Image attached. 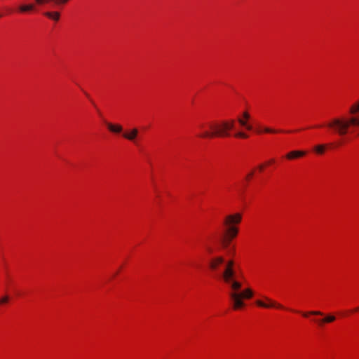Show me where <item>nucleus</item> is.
Returning <instances> with one entry per match:
<instances>
[{"label": "nucleus", "mask_w": 359, "mask_h": 359, "mask_svg": "<svg viewBox=\"0 0 359 359\" xmlns=\"http://www.w3.org/2000/svg\"><path fill=\"white\" fill-rule=\"evenodd\" d=\"M208 130H204L198 136L201 138L224 137L230 135L229 131L234 128V120L211 121L206 124Z\"/></svg>", "instance_id": "nucleus-3"}, {"label": "nucleus", "mask_w": 359, "mask_h": 359, "mask_svg": "<svg viewBox=\"0 0 359 359\" xmlns=\"http://www.w3.org/2000/svg\"><path fill=\"white\" fill-rule=\"evenodd\" d=\"M35 1L38 4H43L44 3H47V2H49V1H51L50 0H35Z\"/></svg>", "instance_id": "nucleus-17"}, {"label": "nucleus", "mask_w": 359, "mask_h": 359, "mask_svg": "<svg viewBox=\"0 0 359 359\" xmlns=\"http://www.w3.org/2000/svg\"><path fill=\"white\" fill-rule=\"evenodd\" d=\"M304 317H307L309 315L312 316H323L325 317L322 319H314L313 321L316 323L318 326H323L325 323H331L336 320L337 318L336 316L332 313H328L325 315L322 311H311L309 312H305L302 313Z\"/></svg>", "instance_id": "nucleus-5"}, {"label": "nucleus", "mask_w": 359, "mask_h": 359, "mask_svg": "<svg viewBox=\"0 0 359 359\" xmlns=\"http://www.w3.org/2000/svg\"><path fill=\"white\" fill-rule=\"evenodd\" d=\"M273 161H274L272 159V160H271L269 163H273Z\"/></svg>", "instance_id": "nucleus-23"}, {"label": "nucleus", "mask_w": 359, "mask_h": 359, "mask_svg": "<svg viewBox=\"0 0 359 359\" xmlns=\"http://www.w3.org/2000/svg\"><path fill=\"white\" fill-rule=\"evenodd\" d=\"M45 15L56 21L60 18V13L58 12H46Z\"/></svg>", "instance_id": "nucleus-13"}, {"label": "nucleus", "mask_w": 359, "mask_h": 359, "mask_svg": "<svg viewBox=\"0 0 359 359\" xmlns=\"http://www.w3.org/2000/svg\"><path fill=\"white\" fill-rule=\"evenodd\" d=\"M242 215L241 213L227 215L223 222L225 227V233L222 239V245L224 248H227L232 239L236 237L238 229L236 225L241 222Z\"/></svg>", "instance_id": "nucleus-4"}, {"label": "nucleus", "mask_w": 359, "mask_h": 359, "mask_svg": "<svg viewBox=\"0 0 359 359\" xmlns=\"http://www.w3.org/2000/svg\"><path fill=\"white\" fill-rule=\"evenodd\" d=\"M106 126L109 131L114 133H120L123 131V128L121 125L113 124L109 122H105Z\"/></svg>", "instance_id": "nucleus-9"}, {"label": "nucleus", "mask_w": 359, "mask_h": 359, "mask_svg": "<svg viewBox=\"0 0 359 359\" xmlns=\"http://www.w3.org/2000/svg\"><path fill=\"white\" fill-rule=\"evenodd\" d=\"M306 154V151H299V150H294L289 152L285 156L286 158L289 160H292L297 158H300L304 156Z\"/></svg>", "instance_id": "nucleus-8"}, {"label": "nucleus", "mask_w": 359, "mask_h": 359, "mask_svg": "<svg viewBox=\"0 0 359 359\" xmlns=\"http://www.w3.org/2000/svg\"><path fill=\"white\" fill-rule=\"evenodd\" d=\"M253 174H254V172H253V171L250 172L247 175V177H246V180H249L252 177Z\"/></svg>", "instance_id": "nucleus-19"}, {"label": "nucleus", "mask_w": 359, "mask_h": 359, "mask_svg": "<svg viewBox=\"0 0 359 359\" xmlns=\"http://www.w3.org/2000/svg\"><path fill=\"white\" fill-rule=\"evenodd\" d=\"M259 168L260 170H262L264 169V165H259Z\"/></svg>", "instance_id": "nucleus-20"}, {"label": "nucleus", "mask_w": 359, "mask_h": 359, "mask_svg": "<svg viewBox=\"0 0 359 359\" xmlns=\"http://www.w3.org/2000/svg\"><path fill=\"white\" fill-rule=\"evenodd\" d=\"M234 135L236 137L244 138V139L248 137V135L246 133H243V132L236 133Z\"/></svg>", "instance_id": "nucleus-14"}, {"label": "nucleus", "mask_w": 359, "mask_h": 359, "mask_svg": "<svg viewBox=\"0 0 359 359\" xmlns=\"http://www.w3.org/2000/svg\"><path fill=\"white\" fill-rule=\"evenodd\" d=\"M34 9V5L32 4H24L19 6V11L22 13L32 11Z\"/></svg>", "instance_id": "nucleus-10"}, {"label": "nucleus", "mask_w": 359, "mask_h": 359, "mask_svg": "<svg viewBox=\"0 0 359 359\" xmlns=\"http://www.w3.org/2000/svg\"><path fill=\"white\" fill-rule=\"evenodd\" d=\"M200 128H201V129H203V128H205V125H201V126H200Z\"/></svg>", "instance_id": "nucleus-22"}, {"label": "nucleus", "mask_w": 359, "mask_h": 359, "mask_svg": "<svg viewBox=\"0 0 359 359\" xmlns=\"http://www.w3.org/2000/svg\"><path fill=\"white\" fill-rule=\"evenodd\" d=\"M359 310V308H357L355 311H358Z\"/></svg>", "instance_id": "nucleus-25"}, {"label": "nucleus", "mask_w": 359, "mask_h": 359, "mask_svg": "<svg viewBox=\"0 0 359 359\" xmlns=\"http://www.w3.org/2000/svg\"><path fill=\"white\" fill-rule=\"evenodd\" d=\"M207 250H208V251L210 253H211V252H212V248H207Z\"/></svg>", "instance_id": "nucleus-21"}, {"label": "nucleus", "mask_w": 359, "mask_h": 359, "mask_svg": "<svg viewBox=\"0 0 359 359\" xmlns=\"http://www.w3.org/2000/svg\"><path fill=\"white\" fill-rule=\"evenodd\" d=\"M224 264V269L221 273L224 281L229 285L230 292L229 296L233 303V309H240L245 306L243 299H250L253 297L252 290L248 287L240 291L242 284L236 279V272L233 269L234 262L231 259L225 262L224 257H215L210 261V268L212 271H217L219 266Z\"/></svg>", "instance_id": "nucleus-1"}, {"label": "nucleus", "mask_w": 359, "mask_h": 359, "mask_svg": "<svg viewBox=\"0 0 359 359\" xmlns=\"http://www.w3.org/2000/svg\"><path fill=\"white\" fill-rule=\"evenodd\" d=\"M326 146L325 144H318L313 148L314 151L318 154H323L325 151Z\"/></svg>", "instance_id": "nucleus-11"}, {"label": "nucleus", "mask_w": 359, "mask_h": 359, "mask_svg": "<svg viewBox=\"0 0 359 359\" xmlns=\"http://www.w3.org/2000/svg\"><path fill=\"white\" fill-rule=\"evenodd\" d=\"M9 300V297L6 295L0 299V304H6Z\"/></svg>", "instance_id": "nucleus-15"}, {"label": "nucleus", "mask_w": 359, "mask_h": 359, "mask_svg": "<svg viewBox=\"0 0 359 359\" xmlns=\"http://www.w3.org/2000/svg\"><path fill=\"white\" fill-rule=\"evenodd\" d=\"M350 116H339L331 119L326 126L332 133L344 136L359 128V100L353 104L349 109Z\"/></svg>", "instance_id": "nucleus-2"}, {"label": "nucleus", "mask_w": 359, "mask_h": 359, "mask_svg": "<svg viewBox=\"0 0 359 359\" xmlns=\"http://www.w3.org/2000/svg\"><path fill=\"white\" fill-rule=\"evenodd\" d=\"M229 252H233V250H229Z\"/></svg>", "instance_id": "nucleus-24"}, {"label": "nucleus", "mask_w": 359, "mask_h": 359, "mask_svg": "<svg viewBox=\"0 0 359 359\" xmlns=\"http://www.w3.org/2000/svg\"><path fill=\"white\" fill-rule=\"evenodd\" d=\"M238 122L240 123L241 126L245 127L247 130H252V126L251 125L248 124L246 119L243 118H238Z\"/></svg>", "instance_id": "nucleus-12"}, {"label": "nucleus", "mask_w": 359, "mask_h": 359, "mask_svg": "<svg viewBox=\"0 0 359 359\" xmlns=\"http://www.w3.org/2000/svg\"><path fill=\"white\" fill-rule=\"evenodd\" d=\"M138 135V130L137 128L131 129L128 133H125L123 134L124 138L132 141L133 142H136L135 140Z\"/></svg>", "instance_id": "nucleus-7"}, {"label": "nucleus", "mask_w": 359, "mask_h": 359, "mask_svg": "<svg viewBox=\"0 0 359 359\" xmlns=\"http://www.w3.org/2000/svg\"><path fill=\"white\" fill-rule=\"evenodd\" d=\"M1 17V15H0V18Z\"/></svg>", "instance_id": "nucleus-26"}, {"label": "nucleus", "mask_w": 359, "mask_h": 359, "mask_svg": "<svg viewBox=\"0 0 359 359\" xmlns=\"http://www.w3.org/2000/svg\"><path fill=\"white\" fill-rule=\"evenodd\" d=\"M264 299L267 302H264L262 300H257L255 302L256 304L258 306H260V307H262V308H266V309H269V308H278V309H283V306L280 304H278L277 302H276L275 301H273L272 299H269V297H264Z\"/></svg>", "instance_id": "nucleus-6"}, {"label": "nucleus", "mask_w": 359, "mask_h": 359, "mask_svg": "<svg viewBox=\"0 0 359 359\" xmlns=\"http://www.w3.org/2000/svg\"><path fill=\"white\" fill-rule=\"evenodd\" d=\"M243 116L244 119L248 120L250 118V114L247 111L243 112Z\"/></svg>", "instance_id": "nucleus-18"}, {"label": "nucleus", "mask_w": 359, "mask_h": 359, "mask_svg": "<svg viewBox=\"0 0 359 359\" xmlns=\"http://www.w3.org/2000/svg\"><path fill=\"white\" fill-rule=\"evenodd\" d=\"M263 131L265 132V133H274L277 132L276 130H273V129L269 128H264L263 129Z\"/></svg>", "instance_id": "nucleus-16"}]
</instances>
